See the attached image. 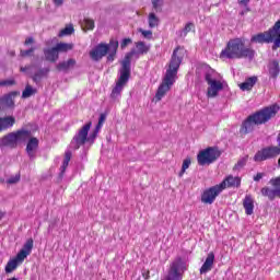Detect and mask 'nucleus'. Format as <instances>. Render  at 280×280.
<instances>
[{"label":"nucleus","mask_w":280,"mask_h":280,"mask_svg":"<svg viewBox=\"0 0 280 280\" xmlns=\"http://www.w3.org/2000/svg\"><path fill=\"white\" fill-rule=\"evenodd\" d=\"M255 49L246 47V39L237 37L230 39L225 48L221 51L220 58H226L228 60H242L245 58L253 61L255 59Z\"/></svg>","instance_id":"1"},{"label":"nucleus","mask_w":280,"mask_h":280,"mask_svg":"<svg viewBox=\"0 0 280 280\" xmlns=\"http://www.w3.org/2000/svg\"><path fill=\"white\" fill-rule=\"evenodd\" d=\"M279 109H280L279 105L275 104L249 115L242 122L240 135L242 136L250 135V132L255 130V126H261L264 124H268V120L272 119V117H277V113H279Z\"/></svg>","instance_id":"2"},{"label":"nucleus","mask_w":280,"mask_h":280,"mask_svg":"<svg viewBox=\"0 0 280 280\" xmlns=\"http://www.w3.org/2000/svg\"><path fill=\"white\" fill-rule=\"evenodd\" d=\"M179 47L175 48L168 65V69L164 75L162 84L159 86L155 94L156 100L161 101L165 97V93L172 89L174 82H176V75L178 74V69H180V62H183V57H177Z\"/></svg>","instance_id":"3"},{"label":"nucleus","mask_w":280,"mask_h":280,"mask_svg":"<svg viewBox=\"0 0 280 280\" xmlns=\"http://www.w3.org/2000/svg\"><path fill=\"white\" fill-rule=\"evenodd\" d=\"M137 54L135 50H131L126 54L125 58L121 61V67L119 69V78L116 82L115 88L112 90L110 97L112 100H117L119 95H121V91H124V86L128 84V80H130V73H131V62H132V56Z\"/></svg>","instance_id":"4"},{"label":"nucleus","mask_w":280,"mask_h":280,"mask_svg":"<svg viewBox=\"0 0 280 280\" xmlns=\"http://www.w3.org/2000/svg\"><path fill=\"white\" fill-rule=\"evenodd\" d=\"M250 43H258L259 45H270V43H273L272 50L277 51L280 47V20H278L267 32L252 36Z\"/></svg>","instance_id":"5"},{"label":"nucleus","mask_w":280,"mask_h":280,"mask_svg":"<svg viewBox=\"0 0 280 280\" xmlns=\"http://www.w3.org/2000/svg\"><path fill=\"white\" fill-rule=\"evenodd\" d=\"M32 137V131L27 129H19L0 138V148H19V143H25Z\"/></svg>","instance_id":"6"},{"label":"nucleus","mask_w":280,"mask_h":280,"mask_svg":"<svg viewBox=\"0 0 280 280\" xmlns=\"http://www.w3.org/2000/svg\"><path fill=\"white\" fill-rule=\"evenodd\" d=\"M91 126H93V122L89 121L81 129H79V131L75 133L70 142V148L72 150H80V148H82L84 143H94V140H92L91 136H89V130H91Z\"/></svg>","instance_id":"7"},{"label":"nucleus","mask_w":280,"mask_h":280,"mask_svg":"<svg viewBox=\"0 0 280 280\" xmlns=\"http://www.w3.org/2000/svg\"><path fill=\"white\" fill-rule=\"evenodd\" d=\"M277 141H278V147L269 145L257 151L256 154L254 155V161L256 163H261L264 161H270L272 159H277V156L280 155V133L277 137Z\"/></svg>","instance_id":"8"},{"label":"nucleus","mask_w":280,"mask_h":280,"mask_svg":"<svg viewBox=\"0 0 280 280\" xmlns=\"http://www.w3.org/2000/svg\"><path fill=\"white\" fill-rule=\"evenodd\" d=\"M222 155V152L218 150V148L209 147L205 150L199 151L197 155L198 165H211V163H215L218 159Z\"/></svg>","instance_id":"9"},{"label":"nucleus","mask_w":280,"mask_h":280,"mask_svg":"<svg viewBox=\"0 0 280 280\" xmlns=\"http://www.w3.org/2000/svg\"><path fill=\"white\" fill-rule=\"evenodd\" d=\"M205 80L209 85L207 90L208 97H218L220 91L224 90V83L215 79V72L213 70H208L206 72Z\"/></svg>","instance_id":"10"},{"label":"nucleus","mask_w":280,"mask_h":280,"mask_svg":"<svg viewBox=\"0 0 280 280\" xmlns=\"http://www.w3.org/2000/svg\"><path fill=\"white\" fill-rule=\"evenodd\" d=\"M224 189H226V182H222L219 185L210 187L201 195V202H203V205H213V202H215V198H218Z\"/></svg>","instance_id":"11"},{"label":"nucleus","mask_w":280,"mask_h":280,"mask_svg":"<svg viewBox=\"0 0 280 280\" xmlns=\"http://www.w3.org/2000/svg\"><path fill=\"white\" fill-rule=\"evenodd\" d=\"M269 184H271V186L275 187V189H271L270 187H262L260 189V194L265 198H268L270 202H273L275 198H280V176L271 178L269 180Z\"/></svg>","instance_id":"12"},{"label":"nucleus","mask_w":280,"mask_h":280,"mask_svg":"<svg viewBox=\"0 0 280 280\" xmlns=\"http://www.w3.org/2000/svg\"><path fill=\"white\" fill-rule=\"evenodd\" d=\"M108 47H110V44H104L101 43L96 45L93 49L90 50V58L93 60V62H100L102 58L108 55Z\"/></svg>","instance_id":"13"},{"label":"nucleus","mask_w":280,"mask_h":280,"mask_svg":"<svg viewBox=\"0 0 280 280\" xmlns=\"http://www.w3.org/2000/svg\"><path fill=\"white\" fill-rule=\"evenodd\" d=\"M19 95V92L13 91L0 97V110H8L14 108V97Z\"/></svg>","instance_id":"14"},{"label":"nucleus","mask_w":280,"mask_h":280,"mask_svg":"<svg viewBox=\"0 0 280 280\" xmlns=\"http://www.w3.org/2000/svg\"><path fill=\"white\" fill-rule=\"evenodd\" d=\"M38 140L37 138H28V142L26 144V154L30 161H34L36 159V152L38 150Z\"/></svg>","instance_id":"15"},{"label":"nucleus","mask_w":280,"mask_h":280,"mask_svg":"<svg viewBox=\"0 0 280 280\" xmlns=\"http://www.w3.org/2000/svg\"><path fill=\"white\" fill-rule=\"evenodd\" d=\"M32 248H34V240L28 238L23 245V248L18 253V259L25 261L27 256L32 253Z\"/></svg>","instance_id":"16"},{"label":"nucleus","mask_w":280,"mask_h":280,"mask_svg":"<svg viewBox=\"0 0 280 280\" xmlns=\"http://www.w3.org/2000/svg\"><path fill=\"white\" fill-rule=\"evenodd\" d=\"M267 69H268L269 78H271L272 80H277V78H279V73H280L279 60L273 59L269 61Z\"/></svg>","instance_id":"17"},{"label":"nucleus","mask_w":280,"mask_h":280,"mask_svg":"<svg viewBox=\"0 0 280 280\" xmlns=\"http://www.w3.org/2000/svg\"><path fill=\"white\" fill-rule=\"evenodd\" d=\"M16 124V118L14 116L0 117V132L3 130H10Z\"/></svg>","instance_id":"18"},{"label":"nucleus","mask_w":280,"mask_h":280,"mask_svg":"<svg viewBox=\"0 0 280 280\" xmlns=\"http://www.w3.org/2000/svg\"><path fill=\"white\" fill-rule=\"evenodd\" d=\"M213 261H215V255L213 253H209L206 261L200 268V275H207V272H210L213 268Z\"/></svg>","instance_id":"19"},{"label":"nucleus","mask_w":280,"mask_h":280,"mask_svg":"<svg viewBox=\"0 0 280 280\" xmlns=\"http://www.w3.org/2000/svg\"><path fill=\"white\" fill-rule=\"evenodd\" d=\"M43 52L45 56V60H47V62H56L58 60V58H60V54L58 52L56 47L44 48Z\"/></svg>","instance_id":"20"},{"label":"nucleus","mask_w":280,"mask_h":280,"mask_svg":"<svg viewBox=\"0 0 280 280\" xmlns=\"http://www.w3.org/2000/svg\"><path fill=\"white\" fill-rule=\"evenodd\" d=\"M243 207L245 209L246 215H253L255 211V200H253V196L246 195L243 200Z\"/></svg>","instance_id":"21"},{"label":"nucleus","mask_w":280,"mask_h":280,"mask_svg":"<svg viewBox=\"0 0 280 280\" xmlns=\"http://www.w3.org/2000/svg\"><path fill=\"white\" fill-rule=\"evenodd\" d=\"M49 68H39L31 78L35 84H40L43 82V78H47L49 75Z\"/></svg>","instance_id":"22"},{"label":"nucleus","mask_w":280,"mask_h":280,"mask_svg":"<svg viewBox=\"0 0 280 280\" xmlns=\"http://www.w3.org/2000/svg\"><path fill=\"white\" fill-rule=\"evenodd\" d=\"M117 49H119V42L112 39L108 47L107 62H113L115 56H117Z\"/></svg>","instance_id":"23"},{"label":"nucleus","mask_w":280,"mask_h":280,"mask_svg":"<svg viewBox=\"0 0 280 280\" xmlns=\"http://www.w3.org/2000/svg\"><path fill=\"white\" fill-rule=\"evenodd\" d=\"M77 61L73 58L68 59L67 61H61L57 65V71H63L67 73L70 69H73L75 67Z\"/></svg>","instance_id":"24"},{"label":"nucleus","mask_w":280,"mask_h":280,"mask_svg":"<svg viewBox=\"0 0 280 280\" xmlns=\"http://www.w3.org/2000/svg\"><path fill=\"white\" fill-rule=\"evenodd\" d=\"M178 270H180V264H178V261L172 262L167 279H171V280L180 279V272H178Z\"/></svg>","instance_id":"25"},{"label":"nucleus","mask_w":280,"mask_h":280,"mask_svg":"<svg viewBox=\"0 0 280 280\" xmlns=\"http://www.w3.org/2000/svg\"><path fill=\"white\" fill-rule=\"evenodd\" d=\"M257 77H249L245 80V82L240 84L241 91H253V86L257 84Z\"/></svg>","instance_id":"26"},{"label":"nucleus","mask_w":280,"mask_h":280,"mask_svg":"<svg viewBox=\"0 0 280 280\" xmlns=\"http://www.w3.org/2000/svg\"><path fill=\"white\" fill-rule=\"evenodd\" d=\"M71 156H72L71 151H66L65 159H63L62 165L60 167V173H59L60 180H62V178L65 176V172H67V167H69V162L71 161Z\"/></svg>","instance_id":"27"},{"label":"nucleus","mask_w":280,"mask_h":280,"mask_svg":"<svg viewBox=\"0 0 280 280\" xmlns=\"http://www.w3.org/2000/svg\"><path fill=\"white\" fill-rule=\"evenodd\" d=\"M24 260L19 259V255H16L15 258L8 261L5 266V272L7 275H10V272H14L15 268H19V264H23Z\"/></svg>","instance_id":"28"},{"label":"nucleus","mask_w":280,"mask_h":280,"mask_svg":"<svg viewBox=\"0 0 280 280\" xmlns=\"http://www.w3.org/2000/svg\"><path fill=\"white\" fill-rule=\"evenodd\" d=\"M225 183V187H240L242 185V179L240 177H234L233 175H230L223 180Z\"/></svg>","instance_id":"29"},{"label":"nucleus","mask_w":280,"mask_h":280,"mask_svg":"<svg viewBox=\"0 0 280 280\" xmlns=\"http://www.w3.org/2000/svg\"><path fill=\"white\" fill-rule=\"evenodd\" d=\"M148 23H149V27L151 30H154V27H159V25L161 24V20L159 19V16H156V13L151 12L149 13V16H148Z\"/></svg>","instance_id":"30"},{"label":"nucleus","mask_w":280,"mask_h":280,"mask_svg":"<svg viewBox=\"0 0 280 280\" xmlns=\"http://www.w3.org/2000/svg\"><path fill=\"white\" fill-rule=\"evenodd\" d=\"M36 93H38V91L32 88V85L27 84L22 92V100H27L28 97H32V95H36Z\"/></svg>","instance_id":"31"},{"label":"nucleus","mask_w":280,"mask_h":280,"mask_svg":"<svg viewBox=\"0 0 280 280\" xmlns=\"http://www.w3.org/2000/svg\"><path fill=\"white\" fill-rule=\"evenodd\" d=\"M55 49H57L58 54H60V51H71V49H73V44L58 43L55 46Z\"/></svg>","instance_id":"32"},{"label":"nucleus","mask_w":280,"mask_h":280,"mask_svg":"<svg viewBox=\"0 0 280 280\" xmlns=\"http://www.w3.org/2000/svg\"><path fill=\"white\" fill-rule=\"evenodd\" d=\"M73 32H75V30L73 28V26L71 24H69L59 32L58 36H59V38H62V36H71V34H73Z\"/></svg>","instance_id":"33"},{"label":"nucleus","mask_w":280,"mask_h":280,"mask_svg":"<svg viewBox=\"0 0 280 280\" xmlns=\"http://www.w3.org/2000/svg\"><path fill=\"white\" fill-rule=\"evenodd\" d=\"M136 49H137L138 54H141V55L148 54V51H150V47H148L145 45V43H143V42H138L136 44Z\"/></svg>","instance_id":"34"},{"label":"nucleus","mask_w":280,"mask_h":280,"mask_svg":"<svg viewBox=\"0 0 280 280\" xmlns=\"http://www.w3.org/2000/svg\"><path fill=\"white\" fill-rule=\"evenodd\" d=\"M194 27V23L188 22L185 27L179 31V36L183 38L185 36H187V34H189V32L191 31V28Z\"/></svg>","instance_id":"35"},{"label":"nucleus","mask_w":280,"mask_h":280,"mask_svg":"<svg viewBox=\"0 0 280 280\" xmlns=\"http://www.w3.org/2000/svg\"><path fill=\"white\" fill-rule=\"evenodd\" d=\"M36 51V47H31L26 50H20V56L22 58H28L30 56H34V52Z\"/></svg>","instance_id":"36"},{"label":"nucleus","mask_w":280,"mask_h":280,"mask_svg":"<svg viewBox=\"0 0 280 280\" xmlns=\"http://www.w3.org/2000/svg\"><path fill=\"white\" fill-rule=\"evenodd\" d=\"M248 163V155H245L241 160L237 161V163L234 165L233 170H242Z\"/></svg>","instance_id":"37"},{"label":"nucleus","mask_w":280,"mask_h":280,"mask_svg":"<svg viewBox=\"0 0 280 280\" xmlns=\"http://www.w3.org/2000/svg\"><path fill=\"white\" fill-rule=\"evenodd\" d=\"M189 165H191V159L189 158H186L183 162V165H182V171L179 173V176H183V174L185 172H187V170H189Z\"/></svg>","instance_id":"38"},{"label":"nucleus","mask_w":280,"mask_h":280,"mask_svg":"<svg viewBox=\"0 0 280 280\" xmlns=\"http://www.w3.org/2000/svg\"><path fill=\"white\" fill-rule=\"evenodd\" d=\"M83 25L86 30H95V21H93L89 18H85L83 20Z\"/></svg>","instance_id":"39"},{"label":"nucleus","mask_w":280,"mask_h":280,"mask_svg":"<svg viewBox=\"0 0 280 280\" xmlns=\"http://www.w3.org/2000/svg\"><path fill=\"white\" fill-rule=\"evenodd\" d=\"M16 84V80L8 79L0 81V86H14Z\"/></svg>","instance_id":"40"},{"label":"nucleus","mask_w":280,"mask_h":280,"mask_svg":"<svg viewBox=\"0 0 280 280\" xmlns=\"http://www.w3.org/2000/svg\"><path fill=\"white\" fill-rule=\"evenodd\" d=\"M21 180V174H16L15 176H11L9 179H7L8 185H16Z\"/></svg>","instance_id":"41"},{"label":"nucleus","mask_w":280,"mask_h":280,"mask_svg":"<svg viewBox=\"0 0 280 280\" xmlns=\"http://www.w3.org/2000/svg\"><path fill=\"white\" fill-rule=\"evenodd\" d=\"M240 5H244L245 11H243L241 14H244V12H250V8H248V3H250V0H240Z\"/></svg>","instance_id":"42"},{"label":"nucleus","mask_w":280,"mask_h":280,"mask_svg":"<svg viewBox=\"0 0 280 280\" xmlns=\"http://www.w3.org/2000/svg\"><path fill=\"white\" fill-rule=\"evenodd\" d=\"M100 130H102V128L96 126L93 132L90 133V139L95 141V139H97V135H100Z\"/></svg>","instance_id":"43"},{"label":"nucleus","mask_w":280,"mask_h":280,"mask_svg":"<svg viewBox=\"0 0 280 280\" xmlns=\"http://www.w3.org/2000/svg\"><path fill=\"white\" fill-rule=\"evenodd\" d=\"M139 32L142 34L144 38H152V31H145L143 28H140Z\"/></svg>","instance_id":"44"},{"label":"nucleus","mask_w":280,"mask_h":280,"mask_svg":"<svg viewBox=\"0 0 280 280\" xmlns=\"http://www.w3.org/2000/svg\"><path fill=\"white\" fill-rule=\"evenodd\" d=\"M131 43H132V39H131V38H124L122 42H121V44H120L121 49H126V47H127L128 45H130Z\"/></svg>","instance_id":"45"},{"label":"nucleus","mask_w":280,"mask_h":280,"mask_svg":"<svg viewBox=\"0 0 280 280\" xmlns=\"http://www.w3.org/2000/svg\"><path fill=\"white\" fill-rule=\"evenodd\" d=\"M264 176H266V173H257V174L254 176L255 183H259V180H261V178H264Z\"/></svg>","instance_id":"46"},{"label":"nucleus","mask_w":280,"mask_h":280,"mask_svg":"<svg viewBox=\"0 0 280 280\" xmlns=\"http://www.w3.org/2000/svg\"><path fill=\"white\" fill-rule=\"evenodd\" d=\"M153 9L155 10V12H160L161 11V4L159 2H152Z\"/></svg>","instance_id":"47"},{"label":"nucleus","mask_w":280,"mask_h":280,"mask_svg":"<svg viewBox=\"0 0 280 280\" xmlns=\"http://www.w3.org/2000/svg\"><path fill=\"white\" fill-rule=\"evenodd\" d=\"M34 43V37H27L24 42V45L27 46V45H32Z\"/></svg>","instance_id":"48"},{"label":"nucleus","mask_w":280,"mask_h":280,"mask_svg":"<svg viewBox=\"0 0 280 280\" xmlns=\"http://www.w3.org/2000/svg\"><path fill=\"white\" fill-rule=\"evenodd\" d=\"M106 121V114H101L98 118L100 124H104Z\"/></svg>","instance_id":"49"},{"label":"nucleus","mask_w":280,"mask_h":280,"mask_svg":"<svg viewBox=\"0 0 280 280\" xmlns=\"http://www.w3.org/2000/svg\"><path fill=\"white\" fill-rule=\"evenodd\" d=\"M54 3L57 8H60L65 3V0H54Z\"/></svg>","instance_id":"50"},{"label":"nucleus","mask_w":280,"mask_h":280,"mask_svg":"<svg viewBox=\"0 0 280 280\" xmlns=\"http://www.w3.org/2000/svg\"><path fill=\"white\" fill-rule=\"evenodd\" d=\"M32 67H34V66L22 67V68H20V71H22V73H25V71H28V69H32Z\"/></svg>","instance_id":"51"},{"label":"nucleus","mask_w":280,"mask_h":280,"mask_svg":"<svg viewBox=\"0 0 280 280\" xmlns=\"http://www.w3.org/2000/svg\"><path fill=\"white\" fill-rule=\"evenodd\" d=\"M143 277H144L145 280L150 279V271H148L147 275L143 273Z\"/></svg>","instance_id":"52"},{"label":"nucleus","mask_w":280,"mask_h":280,"mask_svg":"<svg viewBox=\"0 0 280 280\" xmlns=\"http://www.w3.org/2000/svg\"><path fill=\"white\" fill-rule=\"evenodd\" d=\"M104 126V122H97L96 127L102 128Z\"/></svg>","instance_id":"53"},{"label":"nucleus","mask_w":280,"mask_h":280,"mask_svg":"<svg viewBox=\"0 0 280 280\" xmlns=\"http://www.w3.org/2000/svg\"><path fill=\"white\" fill-rule=\"evenodd\" d=\"M152 2H159V3H161V0H151Z\"/></svg>","instance_id":"54"},{"label":"nucleus","mask_w":280,"mask_h":280,"mask_svg":"<svg viewBox=\"0 0 280 280\" xmlns=\"http://www.w3.org/2000/svg\"><path fill=\"white\" fill-rule=\"evenodd\" d=\"M3 220V214L0 212V221Z\"/></svg>","instance_id":"55"}]
</instances>
